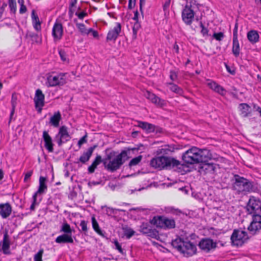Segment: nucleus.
Wrapping results in <instances>:
<instances>
[{"label": "nucleus", "instance_id": "f257e3e1", "mask_svg": "<svg viewBox=\"0 0 261 261\" xmlns=\"http://www.w3.org/2000/svg\"><path fill=\"white\" fill-rule=\"evenodd\" d=\"M139 147L127 148V150H123L119 153L114 150H110L107 148L105 150L106 157L102 159L100 155H97L92 164L88 167L89 173L94 172L97 166L102 163L105 168L111 173H113L119 169L121 166L127 161L129 157L128 154L129 151H138Z\"/></svg>", "mask_w": 261, "mask_h": 261}, {"label": "nucleus", "instance_id": "f03ea898", "mask_svg": "<svg viewBox=\"0 0 261 261\" xmlns=\"http://www.w3.org/2000/svg\"><path fill=\"white\" fill-rule=\"evenodd\" d=\"M174 149L173 147L169 145L166 146L163 148L158 149L156 150V154L163 155L152 158L150 161V166L154 169L162 170L178 167L181 165L180 162L174 158L164 156L165 154H168L169 152L173 151Z\"/></svg>", "mask_w": 261, "mask_h": 261}, {"label": "nucleus", "instance_id": "7ed1b4c3", "mask_svg": "<svg viewBox=\"0 0 261 261\" xmlns=\"http://www.w3.org/2000/svg\"><path fill=\"white\" fill-rule=\"evenodd\" d=\"M213 158L212 154L210 150L200 149L193 147L185 152L182 155V160L188 164H195L206 163Z\"/></svg>", "mask_w": 261, "mask_h": 261}, {"label": "nucleus", "instance_id": "20e7f679", "mask_svg": "<svg viewBox=\"0 0 261 261\" xmlns=\"http://www.w3.org/2000/svg\"><path fill=\"white\" fill-rule=\"evenodd\" d=\"M232 188L239 193L255 192L258 190L257 184L239 174H234L232 179Z\"/></svg>", "mask_w": 261, "mask_h": 261}, {"label": "nucleus", "instance_id": "39448f33", "mask_svg": "<svg viewBox=\"0 0 261 261\" xmlns=\"http://www.w3.org/2000/svg\"><path fill=\"white\" fill-rule=\"evenodd\" d=\"M187 3L181 12L183 21L187 25H191L195 14V8L199 9L201 5L196 3L195 0H186Z\"/></svg>", "mask_w": 261, "mask_h": 261}, {"label": "nucleus", "instance_id": "423d86ee", "mask_svg": "<svg viewBox=\"0 0 261 261\" xmlns=\"http://www.w3.org/2000/svg\"><path fill=\"white\" fill-rule=\"evenodd\" d=\"M149 223L156 227L163 229H173L175 227V222L173 219H169L164 216H154Z\"/></svg>", "mask_w": 261, "mask_h": 261}, {"label": "nucleus", "instance_id": "0eeeda50", "mask_svg": "<svg viewBox=\"0 0 261 261\" xmlns=\"http://www.w3.org/2000/svg\"><path fill=\"white\" fill-rule=\"evenodd\" d=\"M249 239L247 232L241 228L234 229L230 237L232 245L237 247L242 246Z\"/></svg>", "mask_w": 261, "mask_h": 261}, {"label": "nucleus", "instance_id": "6e6552de", "mask_svg": "<svg viewBox=\"0 0 261 261\" xmlns=\"http://www.w3.org/2000/svg\"><path fill=\"white\" fill-rule=\"evenodd\" d=\"M246 210L249 215L261 214V200L251 196L246 206Z\"/></svg>", "mask_w": 261, "mask_h": 261}, {"label": "nucleus", "instance_id": "1a4fd4ad", "mask_svg": "<svg viewBox=\"0 0 261 261\" xmlns=\"http://www.w3.org/2000/svg\"><path fill=\"white\" fill-rule=\"evenodd\" d=\"M151 223L143 222L140 226L139 231L143 234L152 238L157 239L159 237V232L155 229H153Z\"/></svg>", "mask_w": 261, "mask_h": 261}, {"label": "nucleus", "instance_id": "9d476101", "mask_svg": "<svg viewBox=\"0 0 261 261\" xmlns=\"http://www.w3.org/2000/svg\"><path fill=\"white\" fill-rule=\"evenodd\" d=\"M248 230L253 235L261 230V215H252V221L248 227Z\"/></svg>", "mask_w": 261, "mask_h": 261}, {"label": "nucleus", "instance_id": "9b49d317", "mask_svg": "<svg viewBox=\"0 0 261 261\" xmlns=\"http://www.w3.org/2000/svg\"><path fill=\"white\" fill-rule=\"evenodd\" d=\"M198 246L203 251L208 252L217 247V242L210 238H203L199 242Z\"/></svg>", "mask_w": 261, "mask_h": 261}, {"label": "nucleus", "instance_id": "f8f14e48", "mask_svg": "<svg viewBox=\"0 0 261 261\" xmlns=\"http://www.w3.org/2000/svg\"><path fill=\"white\" fill-rule=\"evenodd\" d=\"M196 246L190 241H184L180 253L185 257L191 256L196 253Z\"/></svg>", "mask_w": 261, "mask_h": 261}, {"label": "nucleus", "instance_id": "ddd939ff", "mask_svg": "<svg viewBox=\"0 0 261 261\" xmlns=\"http://www.w3.org/2000/svg\"><path fill=\"white\" fill-rule=\"evenodd\" d=\"M137 122L138 124L136 126L142 128L147 133H151L154 132L156 133L161 132L160 129L161 128L153 124L142 121H137Z\"/></svg>", "mask_w": 261, "mask_h": 261}, {"label": "nucleus", "instance_id": "4468645a", "mask_svg": "<svg viewBox=\"0 0 261 261\" xmlns=\"http://www.w3.org/2000/svg\"><path fill=\"white\" fill-rule=\"evenodd\" d=\"M121 31V24L119 22H117L116 23V26L113 28V29L109 31L107 36V40L108 41H115L118 38L119 34L120 33Z\"/></svg>", "mask_w": 261, "mask_h": 261}, {"label": "nucleus", "instance_id": "2eb2a0df", "mask_svg": "<svg viewBox=\"0 0 261 261\" xmlns=\"http://www.w3.org/2000/svg\"><path fill=\"white\" fill-rule=\"evenodd\" d=\"M42 137L44 142V147L49 152H54V143L51 137L46 130L43 132Z\"/></svg>", "mask_w": 261, "mask_h": 261}, {"label": "nucleus", "instance_id": "dca6fc26", "mask_svg": "<svg viewBox=\"0 0 261 261\" xmlns=\"http://www.w3.org/2000/svg\"><path fill=\"white\" fill-rule=\"evenodd\" d=\"M44 94L42 93V91L38 89L36 90L34 99L35 107L36 109L38 107H43L44 106Z\"/></svg>", "mask_w": 261, "mask_h": 261}, {"label": "nucleus", "instance_id": "f3484780", "mask_svg": "<svg viewBox=\"0 0 261 261\" xmlns=\"http://www.w3.org/2000/svg\"><path fill=\"white\" fill-rule=\"evenodd\" d=\"M12 206L9 202L0 204V216L3 219L9 217L12 213Z\"/></svg>", "mask_w": 261, "mask_h": 261}, {"label": "nucleus", "instance_id": "a211bd4d", "mask_svg": "<svg viewBox=\"0 0 261 261\" xmlns=\"http://www.w3.org/2000/svg\"><path fill=\"white\" fill-rule=\"evenodd\" d=\"M10 242L7 231H5L2 242V250L4 254L10 255L11 252L10 250Z\"/></svg>", "mask_w": 261, "mask_h": 261}, {"label": "nucleus", "instance_id": "6ab92c4d", "mask_svg": "<svg viewBox=\"0 0 261 261\" xmlns=\"http://www.w3.org/2000/svg\"><path fill=\"white\" fill-rule=\"evenodd\" d=\"M63 28L61 23L56 22L53 28L52 35L55 40H60L63 36Z\"/></svg>", "mask_w": 261, "mask_h": 261}, {"label": "nucleus", "instance_id": "aec40b11", "mask_svg": "<svg viewBox=\"0 0 261 261\" xmlns=\"http://www.w3.org/2000/svg\"><path fill=\"white\" fill-rule=\"evenodd\" d=\"M98 147L97 144L89 147L86 152H84L83 154L80 157L79 161L83 164L87 162L91 158L94 150Z\"/></svg>", "mask_w": 261, "mask_h": 261}, {"label": "nucleus", "instance_id": "412c9836", "mask_svg": "<svg viewBox=\"0 0 261 261\" xmlns=\"http://www.w3.org/2000/svg\"><path fill=\"white\" fill-rule=\"evenodd\" d=\"M240 110L241 111V115L243 117H248L251 113L250 106L246 103H241L239 104Z\"/></svg>", "mask_w": 261, "mask_h": 261}, {"label": "nucleus", "instance_id": "4be33fe9", "mask_svg": "<svg viewBox=\"0 0 261 261\" xmlns=\"http://www.w3.org/2000/svg\"><path fill=\"white\" fill-rule=\"evenodd\" d=\"M55 242L58 244L73 243V240L71 236L68 234H63L58 236L56 239Z\"/></svg>", "mask_w": 261, "mask_h": 261}, {"label": "nucleus", "instance_id": "5701e85b", "mask_svg": "<svg viewBox=\"0 0 261 261\" xmlns=\"http://www.w3.org/2000/svg\"><path fill=\"white\" fill-rule=\"evenodd\" d=\"M184 241L182 238L177 237L176 239L172 241L171 244L174 248L180 253L182 250V245H184Z\"/></svg>", "mask_w": 261, "mask_h": 261}, {"label": "nucleus", "instance_id": "b1692460", "mask_svg": "<svg viewBox=\"0 0 261 261\" xmlns=\"http://www.w3.org/2000/svg\"><path fill=\"white\" fill-rule=\"evenodd\" d=\"M58 136L65 139V141H68L71 139L67 130V127L65 125L60 127L58 134L56 135V138L58 137Z\"/></svg>", "mask_w": 261, "mask_h": 261}, {"label": "nucleus", "instance_id": "393cba45", "mask_svg": "<svg viewBox=\"0 0 261 261\" xmlns=\"http://www.w3.org/2000/svg\"><path fill=\"white\" fill-rule=\"evenodd\" d=\"M61 115L59 111L55 112L50 118L49 123L55 127L59 126L60 121L61 120Z\"/></svg>", "mask_w": 261, "mask_h": 261}, {"label": "nucleus", "instance_id": "a878e982", "mask_svg": "<svg viewBox=\"0 0 261 261\" xmlns=\"http://www.w3.org/2000/svg\"><path fill=\"white\" fill-rule=\"evenodd\" d=\"M46 180V178L40 176L39 178V186L38 190L34 193L36 194V196L38 194H41L44 193L45 191L47 190V186L45 184V182Z\"/></svg>", "mask_w": 261, "mask_h": 261}, {"label": "nucleus", "instance_id": "bb28decb", "mask_svg": "<svg viewBox=\"0 0 261 261\" xmlns=\"http://www.w3.org/2000/svg\"><path fill=\"white\" fill-rule=\"evenodd\" d=\"M202 166L201 168L204 170L206 173H213L215 172L217 165L214 163H209L208 162L206 163H201Z\"/></svg>", "mask_w": 261, "mask_h": 261}, {"label": "nucleus", "instance_id": "cd10ccee", "mask_svg": "<svg viewBox=\"0 0 261 261\" xmlns=\"http://www.w3.org/2000/svg\"><path fill=\"white\" fill-rule=\"evenodd\" d=\"M247 38L252 44L257 42L259 40V35L256 31L251 30L247 33Z\"/></svg>", "mask_w": 261, "mask_h": 261}, {"label": "nucleus", "instance_id": "c85d7f7f", "mask_svg": "<svg viewBox=\"0 0 261 261\" xmlns=\"http://www.w3.org/2000/svg\"><path fill=\"white\" fill-rule=\"evenodd\" d=\"M232 43V53L236 57H238L240 55V48L238 38H233Z\"/></svg>", "mask_w": 261, "mask_h": 261}, {"label": "nucleus", "instance_id": "c756f323", "mask_svg": "<svg viewBox=\"0 0 261 261\" xmlns=\"http://www.w3.org/2000/svg\"><path fill=\"white\" fill-rule=\"evenodd\" d=\"M62 78H59V76H49L47 77V81L49 84V86L54 87L57 85H59L61 84V80H62Z\"/></svg>", "mask_w": 261, "mask_h": 261}, {"label": "nucleus", "instance_id": "7c9ffc66", "mask_svg": "<svg viewBox=\"0 0 261 261\" xmlns=\"http://www.w3.org/2000/svg\"><path fill=\"white\" fill-rule=\"evenodd\" d=\"M17 96L16 95V94L13 93L12 95L11 101V106H12V109L11 111L10 115V120H9V123H10L12 118V116H13V115L14 114L15 108H16V106L17 105Z\"/></svg>", "mask_w": 261, "mask_h": 261}, {"label": "nucleus", "instance_id": "2f4dec72", "mask_svg": "<svg viewBox=\"0 0 261 261\" xmlns=\"http://www.w3.org/2000/svg\"><path fill=\"white\" fill-rule=\"evenodd\" d=\"M122 229L123 231L124 235L127 239H129L135 233V231L127 225L123 226Z\"/></svg>", "mask_w": 261, "mask_h": 261}, {"label": "nucleus", "instance_id": "473e14b6", "mask_svg": "<svg viewBox=\"0 0 261 261\" xmlns=\"http://www.w3.org/2000/svg\"><path fill=\"white\" fill-rule=\"evenodd\" d=\"M60 232H63L64 234H68L72 236V230L70 226L66 222H64L61 227Z\"/></svg>", "mask_w": 261, "mask_h": 261}, {"label": "nucleus", "instance_id": "72a5a7b5", "mask_svg": "<svg viewBox=\"0 0 261 261\" xmlns=\"http://www.w3.org/2000/svg\"><path fill=\"white\" fill-rule=\"evenodd\" d=\"M92 227L93 229L96 231L98 234L100 236H103L102 230L100 229L99 224L97 222L95 218L94 217H92Z\"/></svg>", "mask_w": 261, "mask_h": 261}, {"label": "nucleus", "instance_id": "f704fd0d", "mask_svg": "<svg viewBox=\"0 0 261 261\" xmlns=\"http://www.w3.org/2000/svg\"><path fill=\"white\" fill-rule=\"evenodd\" d=\"M169 85H170V89L171 91L179 95H182L184 91L180 87L173 83H169Z\"/></svg>", "mask_w": 261, "mask_h": 261}, {"label": "nucleus", "instance_id": "c9c22d12", "mask_svg": "<svg viewBox=\"0 0 261 261\" xmlns=\"http://www.w3.org/2000/svg\"><path fill=\"white\" fill-rule=\"evenodd\" d=\"M141 28V24L139 21H136L133 27V38L135 39L137 38L138 30Z\"/></svg>", "mask_w": 261, "mask_h": 261}, {"label": "nucleus", "instance_id": "e433bc0d", "mask_svg": "<svg viewBox=\"0 0 261 261\" xmlns=\"http://www.w3.org/2000/svg\"><path fill=\"white\" fill-rule=\"evenodd\" d=\"M8 5L11 13L15 14L17 10V5L15 0H8Z\"/></svg>", "mask_w": 261, "mask_h": 261}, {"label": "nucleus", "instance_id": "4c0bfd02", "mask_svg": "<svg viewBox=\"0 0 261 261\" xmlns=\"http://www.w3.org/2000/svg\"><path fill=\"white\" fill-rule=\"evenodd\" d=\"M151 101L152 103L161 107H164L166 105L165 101L157 96H155Z\"/></svg>", "mask_w": 261, "mask_h": 261}, {"label": "nucleus", "instance_id": "58836bf2", "mask_svg": "<svg viewBox=\"0 0 261 261\" xmlns=\"http://www.w3.org/2000/svg\"><path fill=\"white\" fill-rule=\"evenodd\" d=\"M142 159V156L141 155L133 158L129 162V163L128 164V166L130 167H131L132 166H136V165H138L141 162Z\"/></svg>", "mask_w": 261, "mask_h": 261}, {"label": "nucleus", "instance_id": "ea45409f", "mask_svg": "<svg viewBox=\"0 0 261 261\" xmlns=\"http://www.w3.org/2000/svg\"><path fill=\"white\" fill-rule=\"evenodd\" d=\"M25 36H26V37H29V38H31L33 42H38V39L39 38V36H38V34H37L35 33L32 32L28 31L26 34Z\"/></svg>", "mask_w": 261, "mask_h": 261}, {"label": "nucleus", "instance_id": "a19ab883", "mask_svg": "<svg viewBox=\"0 0 261 261\" xmlns=\"http://www.w3.org/2000/svg\"><path fill=\"white\" fill-rule=\"evenodd\" d=\"M103 207L106 208V214L108 216H111L112 214H116V208L108 207L106 205L102 206V208Z\"/></svg>", "mask_w": 261, "mask_h": 261}, {"label": "nucleus", "instance_id": "79ce46f5", "mask_svg": "<svg viewBox=\"0 0 261 261\" xmlns=\"http://www.w3.org/2000/svg\"><path fill=\"white\" fill-rule=\"evenodd\" d=\"M200 27L201 28V30L200 31L201 33L202 34V36L203 37L205 36H208V29L205 28L202 22V21L200 22Z\"/></svg>", "mask_w": 261, "mask_h": 261}, {"label": "nucleus", "instance_id": "37998d69", "mask_svg": "<svg viewBox=\"0 0 261 261\" xmlns=\"http://www.w3.org/2000/svg\"><path fill=\"white\" fill-rule=\"evenodd\" d=\"M43 253V249H41L34 255V261H42V257Z\"/></svg>", "mask_w": 261, "mask_h": 261}, {"label": "nucleus", "instance_id": "c03bdc74", "mask_svg": "<svg viewBox=\"0 0 261 261\" xmlns=\"http://www.w3.org/2000/svg\"><path fill=\"white\" fill-rule=\"evenodd\" d=\"M76 25L82 34H87V30L86 29L85 25L84 23H76Z\"/></svg>", "mask_w": 261, "mask_h": 261}, {"label": "nucleus", "instance_id": "a18cd8bd", "mask_svg": "<svg viewBox=\"0 0 261 261\" xmlns=\"http://www.w3.org/2000/svg\"><path fill=\"white\" fill-rule=\"evenodd\" d=\"M87 137H88L87 133H86V134L79 140V141H78V143H77V145H78L79 148H80L81 147L82 145H83L84 143H87Z\"/></svg>", "mask_w": 261, "mask_h": 261}, {"label": "nucleus", "instance_id": "49530a36", "mask_svg": "<svg viewBox=\"0 0 261 261\" xmlns=\"http://www.w3.org/2000/svg\"><path fill=\"white\" fill-rule=\"evenodd\" d=\"M80 225L81 226L82 229L81 230L85 233L87 232L88 228H87V222L85 220H82L81 221Z\"/></svg>", "mask_w": 261, "mask_h": 261}, {"label": "nucleus", "instance_id": "de8ad7c7", "mask_svg": "<svg viewBox=\"0 0 261 261\" xmlns=\"http://www.w3.org/2000/svg\"><path fill=\"white\" fill-rule=\"evenodd\" d=\"M224 36V34L222 32L215 33L213 34L214 38L218 41L222 40Z\"/></svg>", "mask_w": 261, "mask_h": 261}, {"label": "nucleus", "instance_id": "09e8293b", "mask_svg": "<svg viewBox=\"0 0 261 261\" xmlns=\"http://www.w3.org/2000/svg\"><path fill=\"white\" fill-rule=\"evenodd\" d=\"M37 197L36 194H34L33 196V202L30 206V210L31 211H34L35 210V205L37 204Z\"/></svg>", "mask_w": 261, "mask_h": 261}, {"label": "nucleus", "instance_id": "8fccbe9b", "mask_svg": "<svg viewBox=\"0 0 261 261\" xmlns=\"http://www.w3.org/2000/svg\"><path fill=\"white\" fill-rule=\"evenodd\" d=\"M114 243L115 245L116 249L119 251V252L122 254L123 253V249L121 247V245L119 244V243L118 242L117 240H115L114 241Z\"/></svg>", "mask_w": 261, "mask_h": 261}, {"label": "nucleus", "instance_id": "3c124183", "mask_svg": "<svg viewBox=\"0 0 261 261\" xmlns=\"http://www.w3.org/2000/svg\"><path fill=\"white\" fill-rule=\"evenodd\" d=\"M31 16L32 19L33 23L34 22L39 21V18L37 14H36L35 11L33 10L31 13Z\"/></svg>", "mask_w": 261, "mask_h": 261}, {"label": "nucleus", "instance_id": "603ef678", "mask_svg": "<svg viewBox=\"0 0 261 261\" xmlns=\"http://www.w3.org/2000/svg\"><path fill=\"white\" fill-rule=\"evenodd\" d=\"M20 5L19 13L23 14L27 11V8L24 5V3L19 4Z\"/></svg>", "mask_w": 261, "mask_h": 261}, {"label": "nucleus", "instance_id": "864d4df0", "mask_svg": "<svg viewBox=\"0 0 261 261\" xmlns=\"http://www.w3.org/2000/svg\"><path fill=\"white\" fill-rule=\"evenodd\" d=\"M59 54L60 57L61 58V59L63 61H66L67 59H66V54L65 51L64 50L60 49L59 51Z\"/></svg>", "mask_w": 261, "mask_h": 261}, {"label": "nucleus", "instance_id": "5fc2aeb1", "mask_svg": "<svg viewBox=\"0 0 261 261\" xmlns=\"http://www.w3.org/2000/svg\"><path fill=\"white\" fill-rule=\"evenodd\" d=\"M215 91L223 95L225 94L224 92H225V90L222 87L218 85Z\"/></svg>", "mask_w": 261, "mask_h": 261}, {"label": "nucleus", "instance_id": "6e6d98bb", "mask_svg": "<svg viewBox=\"0 0 261 261\" xmlns=\"http://www.w3.org/2000/svg\"><path fill=\"white\" fill-rule=\"evenodd\" d=\"M90 33H92V34L94 38H97L98 37V33L97 31L94 30L92 28H90L87 30V34H89Z\"/></svg>", "mask_w": 261, "mask_h": 261}, {"label": "nucleus", "instance_id": "4d7b16f0", "mask_svg": "<svg viewBox=\"0 0 261 261\" xmlns=\"http://www.w3.org/2000/svg\"><path fill=\"white\" fill-rule=\"evenodd\" d=\"M75 14L80 19H83L84 17L87 15V13L85 12H82L81 13L75 12Z\"/></svg>", "mask_w": 261, "mask_h": 261}, {"label": "nucleus", "instance_id": "13d9d810", "mask_svg": "<svg viewBox=\"0 0 261 261\" xmlns=\"http://www.w3.org/2000/svg\"><path fill=\"white\" fill-rule=\"evenodd\" d=\"M177 77V73L173 70L170 71V78L172 81H175Z\"/></svg>", "mask_w": 261, "mask_h": 261}, {"label": "nucleus", "instance_id": "bf43d9fd", "mask_svg": "<svg viewBox=\"0 0 261 261\" xmlns=\"http://www.w3.org/2000/svg\"><path fill=\"white\" fill-rule=\"evenodd\" d=\"M225 67L228 72L230 73L232 75H234L236 73V71L233 68H231L229 66L225 64Z\"/></svg>", "mask_w": 261, "mask_h": 261}, {"label": "nucleus", "instance_id": "052dcab7", "mask_svg": "<svg viewBox=\"0 0 261 261\" xmlns=\"http://www.w3.org/2000/svg\"><path fill=\"white\" fill-rule=\"evenodd\" d=\"M33 24H34V28L36 31H39L41 30V22H40V20L38 21L34 22V23H33Z\"/></svg>", "mask_w": 261, "mask_h": 261}, {"label": "nucleus", "instance_id": "680f3d73", "mask_svg": "<svg viewBox=\"0 0 261 261\" xmlns=\"http://www.w3.org/2000/svg\"><path fill=\"white\" fill-rule=\"evenodd\" d=\"M136 5V0H129L128 1V9L131 10Z\"/></svg>", "mask_w": 261, "mask_h": 261}, {"label": "nucleus", "instance_id": "e2e57ef3", "mask_svg": "<svg viewBox=\"0 0 261 261\" xmlns=\"http://www.w3.org/2000/svg\"><path fill=\"white\" fill-rule=\"evenodd\" d=\"M208 85L209 87L213 89V90L215 91L216 89L217 88L218 84H217L215 82H211L208 84Z\"/></svg>", "mask_w": 261, "mask_h": 261}, {"label": "nucleus", "instance_id": "0e129e2a", "mask_svg": "<svg viewBox=\"0 0 261 261\" xmlns=\"http://www.w3.org/2000/svg\"><path fill=\"white\" fill-rule=\"evenodd\" d=\"M155 95L152 93H151L150 92H147L146 95V97L150 99L151 101L153 100V98L155 97Z\"/></svg>", "mask_w": 261, "mask_h": 261}, {"label": "nucleus", "instance_id": "69168bd1", "mask_svg": "<svg viewBox=\"0 0 261 261\" xmlns=\"http://www.w3.org/2000/svg\"><path fill=\"white\" fill-rule=\"evenodd\" d=\"M33 174V171H30L25 173L24 178V181L27 182L28 179L30 178V177L32 176Z\"/></svg>", "mask_w": 261, "mask_h": 261}, {"label": "nucleus", "instance_id": "338daca9", "mask_svg": "<svg viewBox=\"0 0 261 261\" xmlns=\"http://www.w3.org/2000/svg\"><path fill=\"white\" fill-rule=\"evenodd\" d=\"M145 0H140L139 8H140V11L142 15L143 14V6L145 4Z\"/></svg>", "mask_w": 261, "mask_h": 261}, {"label": "nucleus", "instance_id": "774afa93", "mask_svg": "<svg viewBox=\"0 0 261 261\" xmlns=\"http://www.w3.org/2000/svg\"><path fill=\"white\" fill-rule=\"evenodd\" d=\"M233 38H238V23H236L233 31Z\"/></svg>", "mask_w": 261, "mask_h": 261}]
</instances>
